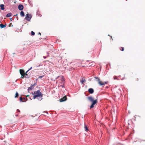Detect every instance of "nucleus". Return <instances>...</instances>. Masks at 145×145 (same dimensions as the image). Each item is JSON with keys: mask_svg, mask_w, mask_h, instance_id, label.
Wrapping results in <instances>:
<instances>
[{"mask_svg": "<svg viewBox=\"0 0 145 145\" xmlns=\"http://www.w3.org/2000/svg\"><path fill=\"white\" fill-rule=\"evenodd\" d=\"M4 5V4H1L0 5V8L2 10H4L5 9Z\"/></svg>", "mask_w": 145, "mask_h": 145, "instance_id": "obj_10", "label": "nucleus"}, {"mask_svg": "<svg viewBox=\"0 0 145 145\" xmlns=\"http://www.w3.org/2000/svg\"><path fill=\"white\" fill-rule=\"evenodd\" d=\"M31 35H34L35 34V32L33 31H31Z\"/></svg>", "mask_w": 145, "mask_h": 145, "instance_id": "obj_19", "label": "nucleus"}, {"mask_svg": "<svg viewBox=\"0 0 145 145\" xmlns=\"http://www.w3.org/2000/svg\"><path fill=\"white\" fill-rule=\"evenodd\" d=\"M32 68V67H31L29 69H28V70H29V71L30 70H31Z\"/></svg>", "mask_w": 145, "mask_h": 145, "instance_id": "obj_28", "label": "nucleus"}, {"mask_svg": "<svg viewBox=\"0 0 145 145\" xmlns=\"http://www.w3.org/2000/svg\"><path fill=\"white\" fill-rule=\"evenodd\" d=\"M44 76V75H42V76H39L38 77V78H42L43 76Z\"/></svg>", "mask_w": 145, "mask_h": 145, "instance_id": "obj_23", "label": "nucleus"}, {"mask_svg": "<svg viewBox=\"0 0 145 145\" xmlns=\"http://www.w3.org/2000/svg\"><path fill=\"white\" fill-rule=\"evenodd\" d=\"M85 80L84 79H82V80H81V82L83 84L84 82H85Z\"/></svg>", "mask_w": 145, "mask_h": 145, "instance_id": "obj_18", "label": "nucleus"}, {"mask_svg": "<svg viewBox=\"0 0 145 145\" xmlns=\"http://www.w3.org/2000/svg\"><path fill=\"white\" fill-rule=\"evenodd\" d=\"M25 75V78H29L30 76L27 73H25L24 74Z\"/></svg>", "mask_w": 145, "mask_h": 145, "instance_id": "obj_13", "label": "nucleus"}, {"mask_svg": "<svg viewBox=\"0 0 145 145\" xmlns=\"http://www.w3.org/2000/svg\"><path fill=\"white\" fill-rule=\"evenodd\" d=\"M121 49L120 50L122 51H123L124 50V48L123 47H121Z\"/></svg>", "mask_w": 145, "mask_h": 145, "instance_id": "obj_22", "label": "nucleus"}, {"mask_svg": "<svg viewBox=\"0 0 145 145\" xmlns=\"http://www.w3.org/2000/svg\"><path fill=\"white\" fill-rule=\"evenodd\" d=\"M95 78L97 79V81H98L99 83L100 86H103V85H104V84L103 83H102V82L101 81H100V79L97 76H95L94 77Z\"/></svg>", "mask_w": 145, "mask_h": 145, "instance_id": "obj_4", "label": "nucleus"}, {"mask_svg": "<svg viewBox=\"0 0 145 145\" xmlns=\"http://www.w3.org/2000/svg\"><path fill=\"white\" fill-rule=\"evenodd\" d=\"M17 15H18L17 14H16V15H14V16H17Z\"/></svg>", "mask_w": 145, "mask_h": 145, "instance_id": "obj_34", "label": "nucleus"}, {"mask_svg": "<svg viewBox=\"0 0 145 145\" xmlns=\"http://www.w3.org/2000/svg\"><path fill=\"white\" fill-rule=\"evenodd\" d=\"M6 25V24L4 25L2 24H0V26L1 28H3L5 27Z\"/></svg>", "mask_w": 145, "mask_h": 145, "instance_id": "obj_15", "label": "nucleus"}, {"mask_svg": "<svg viewBox=\"0 0 145 145\" xmlns=\"http://www.w3.org/2000/svg\"><path fill=\"white\" fill-rule=\"evenodd\" d=\"M20 72L21 74V75L24 74L25 73L24 72V70L23 69H20Z\"/></svg>", "mask_w": 145, "mask_h": 145, "instance_id": "obj_9", "label": "nucleus"}, {"mask_svg": "<svg viewBox=\"0 0 145 145\" xmlns=\"http://www.w3.org/2000/svg\"><path fill=\"white\" fill-rule=\"evenodd\" d=\"M29 71V70H28L25 73H27L28 72V71Z\"/></svg>", "mask_w": 145, "mask_h": 145, "instance_id": "obj_31", "label": "nucleus"}, {"mask_svg": "<svg viewBox=\"0 0 145 145\" xmlns=\"http://www.w3.org/2000/svg\"><path fill=\"white\" fill-rule=\"evenodd\" d=\"M37 82H36L35 83H34L33 84H32L28 88L27 90L28 92H29V91L30 90H32L33 88L35 86V85L36 84Z\"/></svg>", "mask_w": 145, "mask_h": 145, "instance_id": "obj_5", "label": "nucleus"}, {"mask_svg": "<svg viewBox=\"0 0 145 145\" xmlns=\"http://www.w3.org/2000/svg\"><path fill=\"white\" fill-rule=\"evenodd\" d=\"M18 95L19 94L17 92H16L15 94V97L16 98L18 97Z\"/></svg>", "mask_w": 145, "mask_h": 145, "instance_id": "obj_17", "label": "nucleus"}, {"mask_svg": "<svg viewBox=\"0 0 145 145\" xmlns=\"http://www.w3.org/2000/svg\"><path fill=\"white\" fill-rule=\"evenodd\" d=\"M67 99V97L65 96L63 97L62 98H61V99H59V100L60 102H62L66 101Z\"/></svg>", "mask_w": 145, "mask_h": 145, "instance_id": "obj_6", "label": "nucleus"}, {"mask_svg": "<svg viewBox=\"0 0 145 145\" xmlns=\"http://www.w3.org/2000/svg\"><path fill=\"white\" fill-rule=\"evenodd\" d=\"M17 112H20V110L19 109H17Z\"/></svg>", "mask_w": 145, "mask_h": 145, "instance_id": "obj_26", "label": "nucleus"}, {"mask_svg": "<svg viewBox=\"0 0 145 145\" xmlns=\"http://www.w3.org/2000/svg\"><path fill=\"white\" fill-rule=\"evenodd\" d=\"M88 91L90 94H92L93 93L94 91L92 88H90L88 89Z\"/></svg>", "mask_w": 145, "mask_h": 145, "instance_id": "obj_8", "label": "nucleus"}, {"mask_svg": "<svg viewBox=\"0 0 145 145\" xmlns=\"http://www.w3.org/2000/svg\"><path fill=\"white\" fill-rule=\"evenodd\" d=\"M25 98L24 97V98H23L22 97H20V102H25V101H23V100H25Z\"/></svg>", "mask_w": 145, "mask_h": 145, "instance_id": "obj_11", "label": "nucleus"}, {"mask_svg": "<svg viewBox=\"0 0 145 145\" xmlns=\"http://www.w3.org/2000/svg\"><path fill=\"white\" fill-rule=\"evenodd\" d=\"M18 9L20 10H22L24 8L23 6L21 4H20L18 6Z\"/></svg>", "mask_w": 145, "mask_h": 145, "instance_id": "obj_7", "label": "nucleus"}, {"mask_svg": "<svg viewBox=\"0 0 145 145\" xmlns=\"http://www.w3.org/2000/svg\"><path fill=\"white\" fill-rule=\"evenodd\" d=\"M21 78H24L25 77V75L24 74L21 75Z\"/></svg>", "mask_w": 145, "mask_h": 145, "instance_id": "obj_20", "label": "nucleus"}, {"mask_svg": "<svg viewBox=\"0 0 145 145\" xmlns=\"http://www.w3.org/2000/svg\"><path fill=\"white\" fill-rule=\"evenodd\" d=\"M31 94L32 95H33V99H34L37 97H40L42 98L43 97V94L40 92V90H38L37 91H35L34 93L32 92ZM42 99V98H41L40 100L41 101Z\"/></svg>", "mask_w": 145, "mask_h": 145, "instance_id": "obj_2", "label": "nucleus"}, {"mask_svg": "<svg viewBox=\"0 0 145 145\" xmlns=\"http://www.w3.org/2000/svg\"><path fill=\"white\" fill-rule=\"evenodd\" d=\"M28 1L29 4H31V0H28Z\"/></svg>", "mask_w": 145, "mask_h": 145, "instance_id": "obj_25", "label": "nucleus"}, {"mask_svg": "<svg viewBox=\"0 0 145 145\" xmlns=\"http://www.w3.org/2000/svg\"><path fill=\"white\" fill-rule=\"evenodd\" d=\"M10 20L11 21H12V18H10Z\"/></svg>", "mask_w": 145, "mask_h": 145, "instance_id": "obj_30", "label": "nucleus"}, {"mask_svg": "<svg viewBox=\"0 0 145 145\" xmlns=\"http://www.w3.org/2000/svg\"><path fill=\"white\" fill-rule=\"evenodd\" d=\"M62 79H63V80H64V78H63V76H62Z\"/></svg>", "mask_w": 145, "mask_h": 145, "instance_id": "obj_29", "label": "nucleus"}, {"mask_svg": "<svg viewBox=\"0 0 145 145\" xmlns=\"http://www.w3.org/2000/svg\"><path fill=\"white\" fill-rule=\"evenodd\" d=\"M20 15L22 16V17H23L24 16H25V14H24V12L22 11L20 12Z\"/></svg>", "mask_w": 145, "mask_h": 145, "instance_id": "obj_12", "label": "nucleus"}, {"mask_svg": "<svg viewBox=\"0 0 145 145\" xmlns=\"http://www.w3.org/2000/svg\"><path fill=\"white\" fill-rule=\"evenodd\" d=\"M39 10H37V14H39Z\"/></svg>", "mask_w": 145, "mask_h": 145, "instance_id": "obj_24", "label": "nucleus"}, {"mask_svg": "<svg viewBox=\"0 0 145 145\" xmlns=\"http://www.w3.org/2000/svg\"><path fill=\"white\" fill-rule=\"evenodd\" d=\"M85 129L86 131H88V127L86 125H85Z\"/></svg>", "mask_w": 145, "mask_h": 145, "instance_id": "obj_16", "label": "nucleus"}, {"mask_svg": "<svg viewBox=\"0 0 145 145\" xmlns=\"http://www.w3.org/2000/svg\"><path fill=\"white\" fill-rule=\"evenodd\" d=\"M32 18L31 16V14L27 13L25 19L28 21H30Z\"/></svg>", "mask_w": 145, "mask_h": 145, "instance_id": "obj_3", "label": "nucleus"}, {"mask_svg": "<svg viewBox=\"0 0 145 145\" xmlns=\"http://www.w3.org/2000/svg\"><path fill=\"white\" fill-rule=\"evenodd\" d=\"M12 16V14L11 13H8L6 16V17H10Z\"/></svg>", "mask_w": 145, "mask_h": 145, "instance_id": "obj_14", "label": "nucleus"}, {"mask_svg": "<svg viewBox=\"0 0 145 145\" xmlns=\"http://www.w3.org/2000/svg\"><path fill=\"white\" fill-rule=\"evenodd\" d=\"M38 34L40 35H41V34L40 32H39L38 33Z\"/></svg>", "mask_w": 145, "mask_h": 145, "instance_id": "obj_32", "label": "nucleus"}, {"mask_svg": "<svg viewBox=\"0 0 145 145\" xmlns=\"http://www.w3.org/2000/svg\"><path fill=\"white\" fill-rule=\"evenodd\" d=\"M89 101L92 103L90 106V108H92L94 107V105L97 103V99H96L94 100L93 98L91 96H88L87 97Z\"/></svg>", "mask_w": 145, "mask_h": 145, "instance_id": "obj_1", "label": "nucleus"}, {"mask_svg": "<svg viewBox=\"0 0 145 145\" xmlns=\"http://www.w3.org/2000/svg\"><path fill=\"white\" fill-rule=\"evenodd\" d=\"M102 83H104V85H105V84H107L108 83V82L106 81V82H102Z\"/></svg>", "mask_w": 145, "mask_h": 145, "instance_id": "obj_21", "label": "nucleus"}, {"mask_svg": "<svg viewBox=\"0 0 145 145\" xmlns=\"http://www.w3.org/2000/svg\"><path fill=\"white\" fill-rule=\"evenodd\" d=\"M46 56H43V58H44V59H46Z\"/></svg>", "mask_w": 145, "mask_h": 145, "instance_id": "obj_27", "label": "nucleus"}, {"mask_svg": "<svg viewBox=\"0 0 145 145\" xmlns=\"http://www.w3.org/2000/svg\"><path fill=\"white\" fill-rule=\"evenodd\" d=\"M61 86H62V87H63H63H64V86H63V85H61Z\"/></svg>", "mask_w": 145, "mask_h": 145, "instance_id": "obj_33", "label": "nucleus"}]
</instances>
